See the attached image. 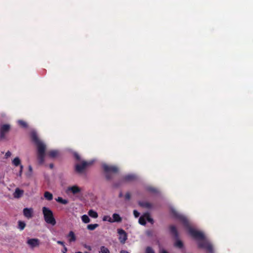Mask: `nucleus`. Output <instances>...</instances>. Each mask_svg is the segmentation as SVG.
<instances>
[{"mask_svg":"<svg viewBox=\"0 0 253 253\" xmlns=\"http://www.w3.org/2000/svg\"><path fill=\"white\" fill-rule=\"evenodd\" d=\"M146 217L144 216V214L142 216L140 217L138 222L140 224L142 225H145L146 224Z\"/></svg>","mask_w":253,"mask_h":253,"instance_id":"obj_21","label":"nucleus"},{"mask_svg":"<svg viewBox=\"0 0 253 253\" xmlns=\"http://www.w3.org/2000/svg\"><path fill=\"white\" fill-rule=\"evenodd\" d=\"M24 193V191L18 188H17L15 189L14 193H13V196L15 198H21Z\"/></svg>","mask_w":253,"mask_h":253,"instance_id":"obj_15","label":"nucleus"},{"mask_svg":"<svg viewBox=\"0 0 253 253\" xmlns=\"http://www.w3.org/2000/svg\"><path fill=\"white\" fill-rule=\"evenodd\" d=\"M84 253H88L86 252H85Z\"/></svg>","mask_w":253,"mask_h":253,"instance_id":"obj_47","label":"nucleus"},{"mask_svg":"<svg viewBox=\"0 0 253 253\" xmlns=\"http://www.w3.org/2000/svg\"><path fill=\"white\" fill-rule=\"evenodd\" d=\"M100 252L101 253H110L108 248L104 246H101L100 248Z\"/></svg>","mask_w":253,"mask_h":253,"instance_id":"obj_28","label":"nucleus"},{"mask_svg":"<svg viewBox=\"0 0 253 253\" xmlns=\"http://www.w3.org/2000/svg\"><path fill=\"white\" fill-rule=\"evenodd\" d=\"M92 162L83 161L81 164H77L75 166V170L78 173H82L88 166L92 164Z\"/></svg>","mask_w":253,"mask_h":253,"instance_id":"obj_8","label":"nucleus"},{"mask_svg":"<svg viewBox=\"0 0 253 253\" xmlns=\"http://www.w3.org/2000/svg\"><path fill=\"white\" fill-rule=\"evenodd\" d=\"M49 166L50 169H53L54 166L53 164H50Z\"/></svg>","mask_w":253,"mask_h":253,"instance_id":"obj_42","label":"nucleus"},{"mask_svg":"<svg viewBox=\"0 0 253 253\" xmlns=\"http://www.w3.org/2000/svg\"><path fill=\"white\" fill-rule=\"evenodd\" d=\"M62 253H67V248L65 246L63 247V250L62 251Z\"/></svg>","mask_w":253,"mask_h":253,"instance_id":"obj_39","label":"nucleus"},{"mask_svg":"<svg viewBox=\"0 0 253 253\" xmlns=\"http://www.w3.org/2000/svg\"><path fill=\"white\" fill-rule=\"evenodd\" d=\"M103 221H108L109 222L112 223V218L109 215H105L103 217Z\"/></svg>","mask_w":253,"mask_h":253,"instance_id":"obj_29","label":"nucleus"},{"mask_svg":"<svg viewBox=\"0 0 253 253\" xmlns=\"http://www.w3.org/2000/svg\"><path fill=\"white\" fill-rule=\"evenodd\" d=\"M84 247L87 249V250H88L89 251H90L91 250V247L89 246H87L86 245H84Z\"/></svg>","mask_w":253,"mask_h":253,"instance_id":"obj_40","label":"nucleus"},{"mask_svg":"<svg viewBox=\"0 0 253 253\" xmlns=\"http://www.w3.org/2000/svg\"><path fill=\"white\" fill-rule=\"evenodd\" d=\"M138 205L142 208L150 209L153 208V204L147 201H139Z\"/></svg>","mask_w":253,"mask_h":253,"instance_id":"obj_12","label":"nucleus"},{"mask_svg":"<svg viewBox=\"0 0 253 253\" xmlns=\"http://www.w3.org/2000/svg\"><path fill=\"white\" fill-rule=\"evenodd\" d=\"M23 215L28 219H30L34 215V210L33 208H26L23 211Z\"/></svg>","mask_w":253,"mask_h":253,"instance_id":"obj_11","label":"nucleus"},{"mask_svg":"<svg viewBox=\"0 0 253 253\" xmlns=\"http://www.w3.org/2000/svg\"><path fill=\"white\" fill-rule=\"evenodd\" d=\"M120 253H129L128 252L125 251V250H122Z\"/></svg>","mask_w":253,"mask_h":253,"instance_id":"obj_41","label":"nucleus"},{"mask_svg":"<svg viewBox=\"0 0 253 253\" xmlns=\"http://www.w3.org/2000/svg\"><path fill=\"white\" fill-rule=\"evenodd\" d=\"M160 253H168L166 251L163 250Z\"/></svg>","mask_w":253,"mask_h":253,"instance_id":"obj_43","label":"nucleus"},{"mask_svg":"<svg viewBox=\"0 0 253 253\" xmlns=\"http://www.w3.org/2000/svg\"><path fill=\"white\" fill-rule=\"evenodd\" d=\"M88 214L89 216L94 218H96L98 216L97 212L93 210H90L88 211Z\"/></svg>","mask_w":253,"mask_h":253,"instance_id":"obj_19","label":"nucleus"},{"mask_svg":"<svg viewBox=\"0 0 253 253\" xmlns=\"http://www.w3.org/2000/svg\"><path fill=\"white\" fill-rule=\"evenodd\" d=\"M169 229L170 234L176 239L174 246L179 249L182 248L183 244L182 242L178 239V233L176 227L172 225L169 226Z\"/></svg>","mask_w":253,"mask_h":253,"instance_id":"obj_5","label":"nucleus"},{"mask_svg":"<svg viewBox=\"0 0 253 253\" xmlns=\"http://www.w3.org/2000/svg\"><path fill=\"white\" fill-rule=\"evenodd\" d=\"M137 177L133 174H128L123 176L120 180V184L134 181L137 180Z\"/></svg>","mask_w":253,"mask_h":253,"instance_id":"obj_7","label":"nucleus"},{"mask_svg":"<svg viewBox=\"0 0 253 253\" xmlns=\"http://www.w3.org/2000/svg\"><path fill=\"white\" fill-rule=\"evenodd\" d=\"M76 253H83L82 252H77Z\"/></svg>","mask_w":253,"mask_h":253,"instance_id":"obj_46","label":"nucleus"},{"mask_svg":"<svg viewBox=\"0 0 253 253\" xmlns=\"http://www.w3.org/2000/svg\"><path fill=\"white\" fill-rule=\"evenodd\" d=\"M18 228L21 231L24 230V229L25 228V227L26 226V223L24 221H21V220L18 221Z\"/></svg>","mask_w":253,"mask_h":253,"instance_id":"obj_23","label":"nucleus"},{"mask_svg":"<svg viewBox=\"0 0 253 253\" xmlns=\"http://www.w3.org/2000/svg\"><path fill=\"white\" fill-rule=\"evenodd\" d=\"M171 214L175 218L179 220L188 229L189 233L193 238L196 240H202L198 242V245L199 248L205 249L207 251V253H214L212 245L205 239V235L202 232L191 227L187 218L175 211L172 210Z\"/></svg>","mask_w":253,"mask_h":253,"instance_id":"obj_1","label":"nucleus"},{"mask_svg":"<svg viewBox=\"0 0 253 253\" xmlns=\"http://www.w3.org/2000/svg\"><path fill=\"white\" fill-rule=\"evenodd\" d=\"M28 169H29V172L30 173L29 174V176H30L31 175L33 169H32V167L31 166H29Z\"/></svg>","mask_w":253,"mask_h":253,"instance_id":"obj_38","label":"nucleus"},{"mask_svg":"<svg viewBox=\"0 0 253 253\" xmlns=\"http://www.w3.org/2000/svg\"><path fill=\"white\" fill-rule=\"evenodd\" d=\"M68 191H71L73 194H76L81 191V188L77 185H74L68 188Z\"/></svg>","mask_w":253,"mask_h":253,"instance_id":"obj_13","label":"nucleus"},{"mask_svg":"<svg viewBox=\"0 0 253 253\" xmlns=\"http://www.w3.org/2000/svg\"><path fill=\"white\" fill-rule=\"evenodd\" d=\"M47 154L49 157L54 158L57 156L58 154V151L55 150H51L48 152Z\"/></svg>","mask_w":253,"mask_h":253,"instance_id":"obj_17","label":"nucleus"},{"mask_svg":"<svg viewBox=\"0 0 253 253\" xmlns=\"http://www.w3.org/2000/svg\"><path fill=\"white\" fill-rule=\"evenodd\" d=\"M82 220L85 223H87L90 222L89 218L85 214H84L82 216Z\"/></svg>","mask_w":253,"mask_h":253,"instance_id":"obj_27","label":"nucleus"},{"mask_svg":"<svg viewBox=\"0 0 253 253\" xmlns=\"http://www.w3.org/2000/svg\"><path fill=\"white\" fill-rule=\"evenodd\" d=\"M56 201L60 203L61 204L66 205L68 203V201L66 199H63L62 197H58L57 199H56Z\"/></svg>","mask_w":253,"mask_h":253,"instance_id":"obj_22","label":"nucleus"},{"mask_svg":"<svg viewBox=\"0 0 253 253\" xmlns=\"http://www.w3.org/2000/svg\"><path fill=\"white\" fill-rule=\"evenodd\" d=\"M122 196V193H121L120 194V197H121Z\"/></svg>","mask_w":253,"mask_h":253,"instance_id":"obj_45","label":"nucleus"},{"mask_svg":"<svg viewBox=\"0 0 253 253\" xmlns=\"http://www.w3.org/2000/svg\"><path fill=\"white\" fill-rule=\"evenodd\" d=\"M102 168L105 173V177L107 180H111L113 177V174L119 172V169L117 166L104 164Z\"/></svg>","mask_w":253,"mask_h":253,"instance_id":"obj_3","label":"nucleus"},{"mask_svg":"<svg viewBox=\"0 0 253 253\" xmlns=\"http://www.w3.org/2000/svg\"><path fill=\"white\" fill-rule=\"evenodd\" d=\"M57 243L59 245H62V246L65 247V244H64V242H63V241H57Z\"/></svg>","mask_w":253,"mask_h":253,"instance_id":"obj_37","label":"nucleus"},{"mask_svg":"<svg viewBox=\"0 0 253 253\" xmlns=\"http://www.w3.org/2000/svg\"><path fill=\"white\" fill-rule=\"evenodd\" d=\"M12 163L15 167L20 166V165H22L21 164V160H20V159H19V157L15 158L12 160Z\"/></svg>","mask_w":253,"mask_h":253,"instance_id":"obj_18","label":"nucleus"},{"mask_svg":"<svg viewBox=\"0 0 253 253\" xmlns=\"http://www.w3.org/2000/svg\"><path fill=\"white\" fill-rule=\"evenodd\" d=\"M42 213L45 221L52 226L56 224V220L54 217L52 211L49 208L44 207L42 209Z\"/></svg>","mask_w":253,"mask_h":253,"instance_id":"obj_4","label":"nucleus"},{"mask_svg":"<svg viewBox=\"0 0 253 253\" xmlns=\"http://www.w3.org/2000/svg\"><path fill=\"white\" fill-rule=\"evenodd\" d=\"M112 216L113 219H112V222H121L122 221V217L118 213H114Z\"/></svg>","mask_w":253,"mask_h":253,"instance_id":"obj_16","label":"nucleus"},{"mask_svg":"<svg viewBox=\"0 0 253 253\" xmlns=\"http://www.w3.org/2000/svg\"><path fill=\"white\" fill-rule=\"evenodd\" d=\"M31 137L32 141L37 147V159L39 164L42 165L44 162L45 155V145L41 141L35 131L31 133Z\"/></svg>","mask_w":253,"mask_h":253,"instance_id":"obj_2","label":"nucleus"},{"mask_svg":"<svg viewBox=\"0 0 253 253\" xmlns=\"http://www.w3.org/2000/svg\"><path fill=\"white\" fill-rule=\"evenodd\" d=\"M27 244L31 249H34L40 246V241L37 238L28 239L27 241Z\"/></svg>","mask_w":253,"mask_h":253,"instance_id":"obj_9","label":"nucleus"},{"mask_svg":"<svg viewBox=\"0 0 253 253\" xmlns=\"http://www.w3.org/2000/svg\"><path fill=\"white\" fill-rule=\"evenodd\" d=\"M11 155V153L10 151H8L7 152H6L5 155V158L7 159L8 157H9Z\"/></svg>","mask_w":253,"mask_h":253,"instance_id":"obj_34","label":"nucleus"},{"mask_svg":"<svg viewBox=\"0 0 253 253\" xmlns=\"http://www.w3.org/2000/svg\"><path fill=\"white\" fill-rule=\"evenodd\" d=\"M44 197L48 201H51L53 199L52 194L48 191H46L44 192Z\"/></svg>","mask_w":253,"mask_h":253,"instance_id":"obj_20","label":"nucleus"},{"mask_svg":"<svg viewBox=\"0 0 253 253\" xmlns=\"http://www.w3.org/2000/svg\"><path fill=\"white\" fill-rule=\"evenodd\" d=\"M10 125L9 124H3L0 126V140L5 139L6 134L10 129Z\"/></svg>","mask_w":253,"mask_h":253,"instance_id":"obj_6","label":"nucleus"},{"mask_svg":"<svg viewBox=\"0 0 253 253\" xmlns=\"http://www.w3.org/2000/svg\"><path fill=\"white\" fill-rule=\"evenodd\" d=\"M145 253H155V252L151 247H147L146 248Z\"/></svg>","mask_w":253,"mask_h":253,"instance_id":"obj_30","label":"nucleus"},{"mask_svg":"<svg viewBox=\"0 0 253 253\" xmlns=\"http://www.w3.org/2000/svg\"><path fill=\"white\" fill-rule=\"evenodd\" d=\"M99 225L97 223H95V224H88L87 226V229L89 230H94L96 228H97V227H98Z\"/></svg>","mask_w":253,"mask_h":253,"instance_id":"obj_24","label":"nucleus"},{"mask_svg":"<svg viewBox=\"0 0 253 253\" xmlns=\"http://www.w3.org/2000/svg\"><path fill=\"white\" fill-rule=\"evenodd\" d=\"M67 237L68 238V241L70 243L74 242L76 240V237L74 232L72 231L69 232L68 234L67 235Z\"/></svg>","mask_w":253,"mask_h":253,"instance_id":"obj_14","label":"nucleus"},{"mask_svg":"<svg viewBox=\"0 0 253 253\" xmlns=\"http://www.w3.org/2000/svg\"><path fill=\"white\" fill-rule=\"evenodd\" d=\"M148 191L152 193H157L158 192L157 189L152 187H149L147 188Z\"/></svg>","mask_w":253,"mask_h":253,"instance_id":"obj_31","label":"nucleus"},{"mask_svg":"<svg viewBox=\"0 0 253 253\" xmlns=\"http://www.w3.org/2000/svg\"><path fill=\"white\" fill-rule=\"evenodd\" d=\"M19 167H20V170L19 171L18 176H21V175L22 174L24 167L23 165H20V166H19Z\"/></svg>","mask_w":253,"mask_h":253,"instance_id":"obj_33","label":"nucleus"},{"mask_svg":"<svg viewBox=\"0 0 253 253\" xmlns=\"http://www.w3.org/2000/svg\"><path fill=\"white\" fill-rule=\"evenodd\" d=\"M74 158L77 160V161H80L81 160V157L79 154L76 152L74 153Z\"/></svg>","mask_w":253,"mask_h":253,"instance_id":"obj_32","label":"nucleus"},{"mask_svg":"<svg viewBox=\"0 0 253 253\" xmlns=\"http://www.w3.org/2000/svg\"><path fill=\"white\" fill-rule=\"evenodd\" d=\"M115 186L116 187H118V186H119V184H115Z\"/></svg>","mask_w":253,"mask_h":253,"instance_id":"obj_44","label":"nucleus"},{"mask_svg":"<svg viewBox=\"0 0 253 253\" xmlns=\"http://www.w3.org/2000/svg\"><path fill=\"white\" fill-rule=\"evenodd\" d=\"M144 216L146 217V220H147L149 222H150L151 224H153L154 220L153 218L150 217V214L148 212H146L144 213Z\"/></svg>","mask_w":253,"mask_h":253,"instance_id":"obj_25","label":"nucleus"},{"mask_svg":"<svg viewBox=\"0 0 253 253\" xmlns=\"http://www.w3.org/2000/svg\"><path fill=\"white\" fill-rule=\"evenodd\" d=\"M18 123V125L23 128H27L28 127L27 123L23 120H19Z\"/></svg>","mask_w":253,"mask_h":253,"instance_id":"obj_26","label":"nucleus"},{"mask_svg":"<svg viewBox=\"0 0 253 253\" xmlns=\"http://www.w3.org/2000/svg\"><path fill=\"white\" fill-rule=\"evenodd\" d=\"M125 199L127 200L130 199V194L129 193L127 192L126 194Z\"/></svg>","mask_w":253,"mask_h":253,"instance_id":"obj_35","label":"nucleus"},{"mask_svg":"<svg viewBox=\"0 0 253 253\" xmlns=\"http://www.w3.org/2000/svg\"><path fill=\"white\" fill-rule=\"evenodd\" d=\"M133 214L135 217H137L139 216L140 213L136 210H134Z\"/></svg>","mask_w":253,"mask_h":253,"instance_id":"obj_36","label":"nucleus"},{"mask_svg":"<svg viewBox=\"0 0 253 253\" xmlns=\"http://www.w3.org/2000/svg\"><path fill=\"white\" fill-rule=\"evenodd\" d=\"M118 233L119 234V241L122 244H124L127 239V234L125 231L122 229H118Z\"/></svg>","mask_w":253,"mask_h":253,"instance_id":"obj_10","label":"nucleus"}]
</instances>
